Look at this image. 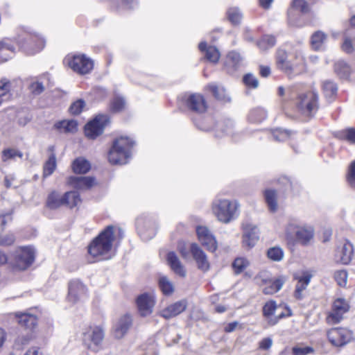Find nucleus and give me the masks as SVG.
<instances>
[{"mask_svg": "<svg viewBox=\"0 0 355 355\" xmlns=\"http://www.w3.org/2000/svg\"><path fill=\"white\" fill-rule=\"evenodd\" d=\"M123 237V231L119 227L109 225L103 228L87 247V254L92 262L112 259Z\"/></svg>", "mask_w": 355, "mask_h": 355, "instance_id": "1", "label": "nucleus"}, {"mask_svg": "<svg viewBox=\"0 0 355 355\" xmlns=\"http://www.w3.org/2000/svg\"><path fill=\"white\" fill-rule=\"evenodd\" d=\"M293 92V90H287ZM294 96L292 103L296 114L306 121L312 119L320 108L319 96L314 90H303L297 94L291 92Z\"/></svg>", "mask_w": 355, "mask_h": 355, "instance_id": "2", "label": "nucleus"}, {"mask_svg": "<svg viewBox=\"0 0 355 355\" xmlns=\"http://www.w3.org/2000/svg\"><path fill=\"white\" fill-rule=\"evenodd\" d=\"M277 68L288 76L300 75L306 70V60L297 52L289 53L286 50L278 49L275 53Z\"/></svg>", "mask_w": 355, "mask_h": 355, "instance_id": "3", "label": "nucleus"}, {"mask_svg": "<svg viewBox=\"0 0 355 355\" xmlns=\"http://www.w3.org/2000/svg\"><path fill=\"white\" fill-rule=\"evenodd\" d=\"M36 252L31 245L19 246L10 258L8 272L12 275L24 272L34 264Z\"/></svg>", "mask_w": 355, "mask_h": 355, "instance_id": "4", "label": "nucleus"}, {"mask_svg": "<svg viewBox=\"0 0 355 355\" xmlns=\"http://www.w3.org/2000/svg\"><path fill=\"white\" fill-rule=\"evenodd\" d=\"M134 142L128 137H119L114 139L107 155L109 162L112 165L125 164L130 156Z\"/></svg>", "mask_w": 355, "mask_h": 355, "instance_id": "5", "label": "nucleus"}, {"mask_svg": "<svg viewBox=\"0 0 355 355\" xmlns=\"http://www.w3.org/2000/svg\"><path fill=\"white\" fill-rule=\"evenodd\" d=\"M14 39L17 44V51L26 55L37 53L44 47V39L35 33L23 31Z\"/></svg>", "mask_w": 355, "mask_h": 355, "instance_id": "6", "label": "nucleus"}, {"mask_svg": "<svg viewBox=\"0 0 355 355\" xmlns=\"http://www.w3.org/2000/svg\"><path fill=\"white\" fill-rule=\"evenodd\" d=\"M105 338V329L102 325L89 324L83 328L81 340L88 350L96 352L101 348Z\"/></svg>", "mask_w": 355, "mask_h": 355, "instance_id": "7", "label": "nucleus"}, {"mask_svg": "<svg viewBox=\"0 0 355 355\" xmlns=\"http://www.w3.org/2000/svg\"><path fill=\"white\" fill-rule=\"evenodd\" d=\"M62 62L65 67L80 76L90 73L94 65V61L83 53H69Z\"/></svg>", "mask_w": 355, "mask_h": 355, "instance_id": "8", "label": "nucleus"}, {"mask_svg": "<svg viewBox=\"0 0 355 355\" xmlns=\"http://www.w3.org/2000/svg\"><path fill=\"white\" fill-rule=\"evenodd\" d=\"M239 207L236 200L219 199L212 202L211 210L220 222L228 223L235 218Z\"/></svg>", "mask_w": 355, "mask_h": 355, "instance_id": "9", "label": "nucleus"}, {"mask_svg": "<svg viewBox=\"0 0 355 355\" xmlns=\"http://www.w3.org/2000/svg\"><path fill=\"white\" fill-rule=\"evenodd\" d=\"M180 102L185 109L197 115L206 114L209 108L207 97L198 92L185 95L181 98Z\"/></svg>", "mask_w": 355, "mask_h": 355, "instance_id": "10", "label": "nucleus"}, {"mask_svg": "<svg viewBox=\"0 0 355 355\" xmlns=\"http://www.w3.org/2000/svg\"><path fill=\"white\" fill-rule=\"evenodd\" d=\"M351 309L350 303L343 297L334 299L331 304L330 310L326 315V322L329 324H336L345 318V315Z\"/></svg>", "mask_w": 355, "mask_h": 355, "instance_id": "11", "label": "nucleus"}, {"mask_svg": "<svg viewBox=\"0 0 355 355\" xmlns=\"http://www.w3.org/2000/svg\"><path fill=\"white\" fill-rule=\"evenodd\" d=\"M281 306V304L279 305V306ZM277 307L278 306L277 304L276 301L273 300H270L267 301L262 307L263 317L266 320H267L268 323L270 326H274L277 324L280 320L291 317L293 315L292 310L291 309V308L286 304H285L284 305V311L279 315L272 318Z\"/></svg>", "mask_w": 355, "mask_h": 355, "instance_id": "12", "label": "nucleus"}, {"mask_svg": "<svg viewBox=\"0 0 355 355\" xmlns=\"http://www.w3.org/2000/svg\"><path fill=\"white\" fill-rule=\"evenodd\" d=\"M110 123V116L107 114H98L85 125V136L90 139H95L101 135L105 128Z\"/></svg>", "mask_w": 355, "mask_h": 355, "instance_id": "13", "label": "nucleus"}, {"mask_svg": "<svg viewBox=\"0 0 355 355\" xmlns=\"http://www.w3.org/2000/svg\"><path fill=\"white\" fill-rule=\"evenodd\" d=\"M329 342L334 346L341 347L354 339L353 331L345 327H334L327 333Z\"/></svg>", "mask_w": 355, "mask_h": 355, "instance_id": "14", "label": "nucleus"}, {"mask_svg": "<svg viewBox=\"0 0 355 355\" xmlns=\"http://www.w3.org/2000/svg\"><path fill=\"white\" fill-rule=\"evenodd\" d=\"M14 317L18 326L32 336L38 327V316L28 311H18L14 313Z\"/></svg>", "mask_w": 355, "mask_h": 355, "instance_id": "15", "label": "nucleus"}, {"mask_svg": "<svg viewBox=\"0 0 355 355\" xmlns=\"http://www.w3.org/2000/svg\"><path fill=\"white\" fill-rule=\"evenodd\" d=\"M66 184L76 191H89L96 187L98 183L93 176L70 175L66 180Z\"/></svg>", "mask_w": 355, "mask_h": 355, "instance_id": "16", "label": "nucleus"}, {"mask_svg": "<svg viewBox=\"0 0 355 355\" xmlns=\"http://www.w3.org/2000/svg\"><path fill=\"white\" fill-rule=\"evenodd\" d=\"M198 240L205 249L214 252L218 248V243L215 236L206 226L198 225L196 228Z\"/></svg>", "mask_w": 355, "mask_h": 355, "instance_id": "17", "label": "nucleus"}, {"mask_svg": "<svg viewBox=\"0 0 355 355\" xmlns=\"http://www.w3.org/2000/svg\"><path fill=\"white\" fill-rule=\"evenodd\" d=\"M135 303L139 315L146 317L153 313L156 300L153 295L144 293L137 296Z\"/></svg>", "mask_w": 355, "mask_h": 355, "instance_id": "18", "label": "nucleus"}, {"mask_svg": "<svg viewBox=\"0 0 355 355\" xmlns=\"http://www.w3.org/2000/svg\"><path fill=\"white\" fill-rule=\"evenodd\" d=\"M87 286L79 279H73L68 283L67 299L72 303H76L87 295Z\"/></svg>", "mask_w": 355, "mask_h": 355, "instance_id": "19", "label": "nucleus"}, {"mask_svg": "<svg viewBox=\"0 0 355 355\" xmlns=\"http://www.w3.org/2000/svg\"><path fill=\"white\" fill-rule=\"evenodd\" d=\"M17 51V44L14 37H4L0 40V64L12 58Z\"/></svg>", "mask_w": 355, "mask_h": 355, "instance_id": "20", "label": "nucleus"}, {"mask_svg": "<svg viewBox=\"0 0 355 355\" xmlns=\"http://www.w3.org/2000/svg\"><path fill=\"white\" fill-rule=\"evenodd\" d=\"M312 276L309 271H302L301 275H294L293 279L297 281V284L293 292V296L296 300H302L304 298L303 292L310 284Z\"/></svg>", "mask_w": 355, "mask_h": 355, "instance_id": "21", "label": "nucleus"}, {"mask_svg": "<svg viewBox=\"0 0 355 355\" xmlns=\"http://www.w3.org/2000/svg\"><path fill=\"white\" fill-rule=\"evenodd\" d=\"M190 252L199 270L205 272L210 269V263L205 252L196 243L190 245Z\"/></svg>", "mask_w": 355, "mask_h": 355, "instance_id": "22", "label": "nucleus"}, {"mask_svg": "<svg viewBox=\"0 0 355 355\" xmlns=\"http://www.w3.org/2000/svg\"><path fill=\"white\" fill-rule=\"evenodd\" d=\"M242 229L243 231L242 238L243 246L250 249L256 245L259 240L257 227L250 223H246L243 225Z\"/></svg>", "mask_w": 355, "mask_h": 355, "instance_id": "23", "label": "nucleus"}, {"mask_svg": "<svg viewBox=\"0 0 355 355\" xmlns=\"http://www.w3.org/2000/svg\"><path fill=\"white\" fill-rule=\"evenodd\" d=\"M287 280L288 277L283 275L263 280V282L266 284V286L263 288V293L269 295L277 293L282 288Z\"/></svg>", "mask_w": 355, "mask_h": 355, "instance_id": "24", "label": "nucleus"}, {"mask_svg": "<svg viewBox=\"0 0 355 355\" xmlns=\"http://www.w3.org/2000/svg\"><path fill=\"white\" fill-rule=\"evenodd\" d=\"M187 307V302L186 300L177 301L163 309L160 311L159 315L164 319L168 320L175 318L184 312Z\"/></svg>", "mask_w": 355, "mask_h": 355, "instance_id": "25", "label": "nucleus"}, {"mask_svg": "<svg viewBox=\"0 0 355 355\" xmlns=\"http://www.w3.org/2000/svg\"><path fill=\"white\" fill-rule=\"evenodd\" d=\"M199 51L204 55V59L211 64H216L219 62L220 53L218 49L213 45H209L203 41L198 44Z\"/></svg>", "mask_w": 355, "mask_h": 355, "instance_id": "26", "label": "nucleus"}, {"mask_svg": "<svg viewBox=\"0 0 355 355\" xmlns=\"http://www.w3.org/2000/svg\"><path fill=\"white\" fill-rule=\"evenodd\" d=\"M314 236V230L311 226H297L295 230V242L308 245Z\"/></svg>", "mask_w": 355, "mask_h": 355, "instance_id": "27", "label": "nucleus"}, {"mask_svg": "<svg viewBox=\"0 0 355 355\" xmlns=\"http://www.w3.org/2000/svg\"><path fill=\"white\" fill-rule=\"evenodd\" d=\"M27 80L29 83V89H46L53 86V82L48 73L31 77Z\"/></svg>", "mask_w": 355, "mask_h": 355, "instance_id": "28", "label": "nucleus"}, {"mask_svg": "<svg viewBox=\"0 0 355 355\" xmlns=\"http://www.w3.org/2000/svg\"><path fill=\"white\" fill-rule=\"evenodd\" d=\"M166 259L167 264L175 274L181 277L186 276V270L175 252H168Z\"/></svg>", "mask_w": 355, "mask_h": 355, "instance_id": "29", "label": "nucleus"}, {"mask_svg": "<svg viewBox=\"0 0 355 355\" xmlns=\"http://www.w3.org/2000/svg\"><path fill=\"white\" fill-rule=\"evenodd\" d=\"M48 151L50 153V155L48 159L44 163L42 168V178L44 179L51 175L57 167L56 155L54 152L55 147L53 146H49Z\"/></svg>", "mask_w": 355, "mask_h": 355, "instance_id": "30", "label": "nucleus"}, {"mask_svg": "<svg viewBox=\"0 0 355 355\" xmlns=\"http://www.w3.org/2000/svg\"><path fill=\"white\" fill-rule=\"evenodd\" d=\"M334 71L337 76L345 81H352V69L351 66L344 60H338L334 64Z\"/></svg>", "mask_w": 355, "mask_h": 355, "instance_id": "31", "label": "nucleus"}, {"mask_svg": "<svg viewBox=\"0 0 355 355\" xmlns=\"http://www.w3.org/2000/svg\"><path fill=\"white\" fill-rule=\"evenodd\" d=\"M63 207L73 209L82 203V198L78 191H69L62 194Z\"/></svg>", "mask_w": 355, "mask_h": 355, "instance_id": "32", "label": "nucleus"}, {"mask_svg": "<svg viewBox=\"0 0 355 355\" xmlns=\"http://www.w3.org/2000/svg\"><path fill=\"white\" fill-rule=\"evenodd\" d=\"M354 252L353 245L349 241H345L343 246L338 250L336 256L341 263L346 265L351 261Z\"/></svg>", "mask_w": 355, "mask_h": 355, "instance_id": "33", "label": "nucleus"}, {"mask_svg": "<svg viewBox=\"0 0 355 355\" xmlns=\"http://www.w3.org/2000/svg\"><path fill=\"white\" fill-rule=\"evenodd\" d=\"M71 171L75 174L85 175L89 172L92 164L89 160L83 157H76L71 164Z\"/></svg>", "mask_w": 355, "mask_h": 355, "instance_id": "34", "label": "nucleus"}, {"mask_svg": "<svg viewBox=\"0 0 355 355\" xmlns=\"http://www.w3.org/2000/svg\"><path fill=\"white\" fill-rule=\"evenodd\" d=\"M132 324V318L130 314L125 313L122 315L115 328V336L118 338H122L128 332Z\"/></svg>", "mask_w": 355, "mask_h": 355, "instance_id": "35", "label": "nucleus"}, {"mask_svg": "<svg viewBox=\"0 0 355 355\" xmlns=\"http://www.w3.org/2000/svg\"><path fill=\"white\" fill-rule=\"evenodd\" d=\"M46 207L50 209H57L63 207L62 195L55 191H51L47 196L46 200Z\"/></svg>", "mask_w": 355, "mask_h": 355, "instance_id": "36", "label": "nucleus"}, {"mask_svg": "<svg viewBox=\"0 0 355 355\" xmlns=\"http://www.w3.org/2000/svg\"><path fill=\"white\" fill-rule=\"evenodd\" d=\"M54 128L65 133L76 132L78 130V123L76 120H61L54 124Z\"/></svg>", "mask_w": 355, "mask_h": 355, "instance_id": "37", "label": "nucleus"}, {"mask_svg": "<svg viewBox=\"0 0 355 355\" xmlns=\"http://www.w3.org/2000/svg\"><path fill=\"white\" fill-rule=\"evenodd\" d=\"M327 38V35L324 32L321 31H317L314 32L312 34L310 40L312 49L315 51H320L322 49Z\"/></svg>", "mask_w": 355, "mask_h": 355, "instance_id": "38", "label": "nucleus"}, {"mask_svg": "<svg viewBox=\"0 0 355 355\" xmlns=\"http://www.w3.org/2000/svg\"><path fill=\"white\" fill-rule=\"evenodd\" d=\"M266 202L271 212L277 210V193L274 189H266L263 192Z\"/></svg>", "mask_w": 355, "mask_h": 355, "instance_id": "39", "label": "nucleus"}, {"mask_svg": "<svg viewBox=\"0 0 355 355\" xmlns=\"http://www.w3.org/2000/svg\"><path fill=\"white\" fill-rule=\"evenodd\" d=\"M158 286L162 294L165 296L171 295L175 291V287L172 282L166 276H162L158 279Z\"/></svg>", "mask_w": 355, "mask_h": 355, "instance_id": "40", "label": "nucleus"}, {"mask_svg": "<svg viewBox=\"0 0 355 355\" xmlns=\"http://www.w3.org/2000/svg\"><path fill=\"white\" fill-rule=\"evenodd\" d=\"M296 132L282 128H276L271 130V135L273 139L277 141H285L292 137Z\"/></svg>", "mask_w": 355, "mask_h": 355, "instance_id": "41", "label": "nucleus"}, {"mask_svg": "<svg viewBox=\"0 0 355 355\" xmlns=\"http://www.w3.org/2000/svg\"><path fill=\"white\" fill-rule=\"evenodd\" d=\"M293 10H299L302 15L307 14L311 10L309 4L306 0H293L291 3V7L288 10V16L292 15Z\"/></svg>", "mask_w": 355, "mask_h": 355, "instance_id": "42", "label": "nucleus"}, {"mask_svg": "<svg viewBox=\"0 0 355 355\" xmlns=\"http://www.w3.org/2000/svg\"><path fill=\"white\" fill-rule=\"evenodd\" d=\"M226 17L233 26H237L241 23L243 15L239 8L230 7L226 12Z\"/></svg>", "mask_w": 355, "mask_h": 355, "instance_id": "43", "label": "nucleus"}, {"mask_svg": "<svg viewBox=\"0 0 355 355\" xmlns=\"http://www.w3.org/2000/svg\"><path fill=\"white\" fill-rule=\"evenodd\" d=\"M250 263L245 257H236L232 263V268L235 275H239L245 271Z\"/></svg>", "mask_w": 355, "mask_h": 355, "instance_id": "44", "label": "nucleus"}, {"mask_svg": "<svg viewBox=\"0 0 355 355\" xmlns=\"http://www.w3.org/2000/svg\"><path fill=\"white\" fill-rule=\"evenodd\" d=\"M276 44V38L272 35H264L257 42L258 46L262 50L273 47Z\"/></svg>", "mask_w": 355, "mask_h": 355, "instance_id": "45", "label": "nucleus"}, {"mask_svg": "<svg viewBox=\"0 0 355 355\" xmlns=\"http://www.w3.org/2000/svg\"><path fill=\"white\" fill-rule=\"evenodd\" d=\"M23 154L17 149L15 148H5L1 151V160L3 162H7L10 159H15L16 157L21 158Z\"/></svg>", "mask_w": 355, "mask_h": 355, "instance_id": "46", "label": "nucleus"}, {"mask_svg": "<svg viewBox=\"0 0 355 355\" xmlns=\"http://www.w3.org/2000/svg\"><path fill=\"white\" fill-rule=\"evenodd\" d=\"M266 255L272 261H280L284 257V251L280 247H272L267 250Z\"/></svg>", "mask_w": 355, "mask_h": 355, "instance_id": "47", "label": "nucleus"}, {"mask_svg": "<svg viewBox=\"0 0 355 355\" xmlns=\"http://www.w3.org/2000/svg\"><path fill=\"white\" fill-rule=\"evenodd\" d=\"M339 139L351 144H355V128H347L343 130L339 133Z\"/></svg>", "mask_w": 355, "mask_h": 355, "instance_id": "48", "label": "nucleus"}, {"mask_svg": "<svg viewBox=\"0 0 355 355\" xmlns=\"http://www.w3.org/2000/svg\"><path fill=\"white\" fill-rule=\"evenodd\" d=\"M315 349L311 346H303L302 344L295 345L291 349L292 355L313 354Z\"/></svg>", "mask_w": 355, "mask_h": 355, "instance_id": "49", "label": "nucleus"}, {"mask_svg": "<svg viewBox=\"0 0 355 355\" xmlns=\"http://www.w3.org/2000/svg\"><path fill=\"white\" fill-rule=\"evenodd\" d=\"M125 103L122 97L116 96L110 102V109L112 112H120L125 109Z\"/></svg>", "mask_w": 355, "mask_h": 355, "instance_id": "50", "label": "nucleus"}, {"mask_svg": "<svg viewBox=\"0 0 355 355\" xmlns=\"http://www.w3.org/2000/svg\"><path fill=\"white\" fill-rule=\"evenodd\" d=\"M85 107V102L83 99H78L71 103L69 108V112L71 115H79Z\"/></svg>", "mask_w": 355, "mask_h": 355, "instance_id": "51", "label": "nucleus"}, {"mask_svg": "<svg viewBox=\"0 0 355 355\" xmlns=\"http://www.w3.org/2000/svg\"><path fill=\"white\" fill-rule=\"evenodd\" d=\"M334 278L340 287H345L347 282V272L345 270H337L334 272Z\"/></svg>", "mask_w": 355, "mask_h": 355, "instance_id": "52", "label": "nucleus"}, {"mask_svg": "<svg viewBox=\"0 0 355 355\" xmlns=\"http://www.w3.org/2000/svg\"><path fill=\"white\" fill-rule=\"evenodd\" d=\"M243 82L247 87L257 88L259 86V81L257 77L252 73L244 75Z\"/></svg>", "mask_w": 355, "mask_h": 355, "instance_id": "53", "label": "nucleus"}, {"mask_svg": "<svg viewBox=\"0 0 355 355\" xmlns=\"http://www.w3.org/2000/svg\"><path fill=\"white\" fill-rule=\"evenodd\" d=\"M346 180L351 187L355 188V160L349 166L346 174Z\"/></svg>", "mask_w": 355, "mask_h": 355, "instance_id": "54", "label": "nucleus"}, {"mask_svg": "<svg viewBox=\"0 0 355 355\" xmlns=\"http://www.w3.org/2000/svg\"><path fill=\"white\" fill-rule=\"evenodd\" d=\"M227 59L234 67H238L242 61V57L240 53L236 51H230L227 55Z\"/></svg>", "mask_w": 355, "mask_h": 355, "instance_id": "55", "label": "nucleus"}, {"mask_svg": "<svg viewBox=\"0 0 355 355\" xmlns=\"http://www.w3.org/2000/svg\"><path fill=\"white\" fill-rule=\"evenodd\" d=\"M21 80H10L6 78H0V89H10L21 86Z\"/></svg>", "mask_w": 355, "mask_h": 355, "instance_id": "56", "label": "nucleus"}, {"mask_svg": "<svg viewBox=\"0 0 355 355\" xmlns=\"http://www.w3.org/2000/svg\"><path fill=\"white\" fill-rule=\"evenodd\" d=\"M15 242V237L13 234H0V247H8Z\"/></svg>", "mask_w": 355, "mask_h": 355, "instance_id": "57", "label": "nucleus"}, {"mask_svg": "<svg viewBox=\"0 0 355 355\" xmlns=\"http://www.w3.org/2000/svg\"><path fill=\"white\" fill-rule=\"evenodd\" d=\"M341 49L347 54H351L354 51L352 40L350 37L347 36L344 37Z\"/></svg>", "mask_w": 355, "mask_h": 355, "instance_id": "58", "label": "nucleus"}, {"mask_svg": "<svg viewBox=\"0 0 355 355\" xmlns=\"http://www.w3.org/2000/svg\"><path fill=\"white\" fill-rule=\"evenodd\" d=\"M216 99L223 103L230 101V96L226 94V90H212Z\"/></svg>", "mask_w": 355, "mask_h": 355, "instance_id": "59", "label": "nucleus"}, {"mask_svg": "<svg viewBox=\"0 0 355 355\" xmlns=\"http://www.w3.org/2000/svg\"><path fill=\"white\" fill-rule=\"evenodd\" d=\"M293 182L294 181L293 178L285 175L279 176L277 180V184L282 185L285 188H292L293 185Z\"/></svg>", "mask_w": 355, "mask_h": 355, "instance_id": "60", "label": "nucleus"}, {"mask_svg": "<svg viewBox=\"0 0 355 355\" xmlns=\"http://www.w3.org/2000/svg\"><path fill=\"white\" fill-rule=\"evenodd\" d=\"M272 345V340L270 337L262 338L258 343V349L262 351H268Z\"/></svg>", "mask_w": 355, "mask_h": 355, "instance_id": "61", "label": "nucleus"}, {"mask_svg": "<svg viewBox=\"0 0 355 355\" xmlns=\"http://www.w3.org/2000/svg\"><path fill=\"white\" fill-rule=\"evenodd\" d=\"M10 257L8 253L3 250H0V268L6 267L8 271V265L10 264Z\"/></svg>", "mask_w": 355, "mask_h": 355, "instance_id": "62", "label": "nucleus"}, {"mask_svg": "<svg viewBox=\"0 0 355 355\" xmlns=\"http://www.w3.org/2000/svg\"><path fill=\"white\" fill-rule=\"evenodd\" d=\"M12 220V214L10 213L0 214V230L3 231L6 224L11 222Z\"/></svg>", "mask_w": 355, "mask_h": 355, "instance_id": "63", "label": "nucleus"}, {"mask_svg": "<svg viewBox=\"0 0 355 355\" xmlns=\"http://www.w3.org/2000/svg\"><path fill=\"white\" fill-rule=\"evenodd\" d=\"M271 73V69L269 66L261 64L259 66V74L263 78L268 77Z\"/></svg>", "mask_w": 355, "mask_h": 355, "instance_id": "64", "label": "nucleus"}]
</instances>
